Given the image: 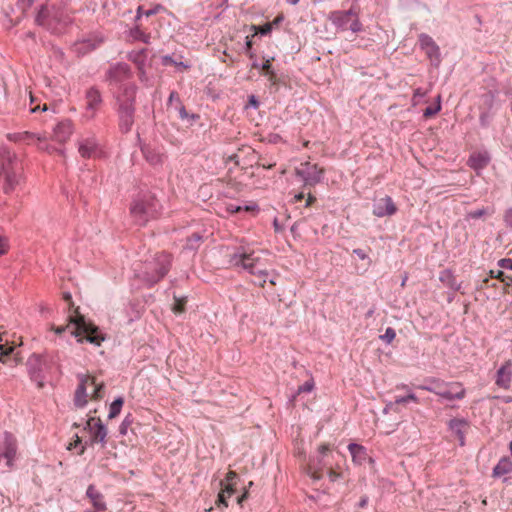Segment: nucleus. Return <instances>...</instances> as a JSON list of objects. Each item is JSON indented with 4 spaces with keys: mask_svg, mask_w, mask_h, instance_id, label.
I'll list each match as a JSON object with an SVG mask.
<instances>
[{
    "mask_svg": "<svg viewBox=\"0 0 512 512\" xmlns=\"http://www.w3.org/2000/svg\"><path fill=\"white\" fill-rule=\"evenodd\" d=\"M0 177L3 193H12L24 181L22 163L18 155L8 146H0Z\"/></svg>",
    "mask_w": 512,
    "mask_h": 512,
    "instance_id": "obj_1",
    "label": "nucleus"
},
{
    "mask_svg": "<svg viewBox=\"0 0 512 512\" xmlns=\"http://www.w3.org/2000/svg\"><path fill=\"white\" fill-rule=\"evenodd\" d=\"M136 93L137 86L129 84L121 86V91L115 96L118 127L123 134L129 133L135 122Z\"/></svg>",
    "mask_w": 512,
    "mask_h": 512,
    "instance_id": "obj_2",
    "label": "nucleus"
},
{
    "mask_svg": "<svg viewBox=\"0 0 512 512\" xmlns=\"http://www.w3.org/2000/svg\"><path fill=\"white\" fill-rule=\"evenodd\" d=\"M71 18L62 4H43L37 12L35 22L53 34H59L70 23Z\"/></svg>",
    "mask_w": 512,
    "mask_h": 512,
    "instance_id": "obj_3",
    "label": "nucleus"
},
{
    "mask_svg": "<svg viewBox=\"0 0 512 512\" xmlns=\"http://www.w3.org/2000/svg\"><path fill=\"white\" fill-rule=\"evenodd\" d=\"M67 330L77 338L78 342L86 340L95 346H100L105 339L99 328L91 322H86L82 316H78L76 319L70 317L66 326L54 328L57 334H62Z\"/></svg>",
    "mask_w": 512,
    "mask_h": 512,
    "instance_id": "obj_4",
    "label": "nucleus"
},
{
    "mask_svg": "<svg viewBox=\"0 0 512 512\" xmlns=\"http://www.w3.org/2000/svg\"><path fill=\"white\" fill-rule=\"evenodd\" d=\"M77 378L79 384L74 395L76 407L83 408L89 400H100L103 398V382H97L96 378L89 374H79Z\"/></svg>",
    "mask_w": 512,
    "mask_h": 512,
    "instance_id": "obj_5",
    "label": "nucleus"
},
{
    "mask_svg": "<svg viewBox=\"0 0 512 512\" xmlns=\"http://www.w3.org/2000/svg\"><path fill=\"white\" fill-rule=\"evenodd\" d=\"M160 209L161 205L153 195L144 194L134 200L130 213L139 225H145L150 219L158 216Z\"/></svg>",
    "mask_w": 512,
    "mask_h": 512,
    "instance_id": "obj_6",
    "label": "nucleus"
},
{
    "mask_svg": "<svg viewBox=\"0 0 512 512\" xmlns=\"http://www.w3.org/2000/svg\"><path fill=\"white\" fill-rule=\"evenodd\" d=\"M107 80L109 84L118 89V92L121 91V86L129 85L130 83L126 82L132 76L131 69L128 64L123 62H118L108 69Z\"/></svg>",
    "mask_w": 512,
    "mask_h": 512,
    "instance_id": "obj_7",
    "label": "nucleus"
},
{
    "mask_svg": "<svg viewBox=\"0 0 512 512\" xmlns=\"http://www.w3.org/2000/svg\"><path fill=\"white\" fill-rule=\"evenodd\" d=\"M295 173L304 181L305 185L314 186L322 181L324 170L316 164L304 162L301 163L300 167L296 168Z\"/></svg>",
    "mask_w": 512,
    "mask_h": 512,
    "instance_id": "obj_8",
    "label": "nucleus"
},
{
    "mask_svg": "<svg viewBox=\"0 0 512 512\" xmlns=\"http://www.w3.org/2000/svg\"><path fill=\"white\" fill-rule=\"evenodd\" d=\"M418 44L420 49L425 52L427 58L430 60L431 65L439 67L441 63V52L433 38L426 33H421L418 36Z\"/></svg>",
    "mask_w": 512,
    "mask_h": 512,
    "instance_id": "obj_9",
    "label": "nucleus"
},
{
    "mask_svg": "<svg viewBox=\"0 0 512 512\" xmlns=\"http://www.w3.org/2000/svg\"><path fill=\"white\" fill-rule=\"evenodd\" d=\"M238 476L235 471H229L226 474V477L224 480L220 482L222 488L221 491L218 494V500L217 505H223L224 507L228 506L227 499L230 498L233 493L235 492V486H236V480Z\"/></svg>",
    "mask_w": 512,
    "mask_h": 512,
    "instance_id": "obj_10",
    "label": "nucleus"
},
{
    "mask_svg": "<svg viewBox=\"0 0 512 512\" xmlns=\"http://www.w3.org/2000/svg\"><path fill=\"white\" fill-rule=\"evenodd\" d=\"M85 99V117L93 119L103 103L101 92L96 87H90L85 93Z\"/></svg>",
    "mask_w": 512,
    "mask_h": 512,
    "instance_id": "obj_11",
    "label": "nucleus"
},
{
    "mask_svg": "<svg viewBox=\"0 0 512 512\" xmlns=\"http://www.w3.org/2000/svg\"><path fill=\"white\" fill-rule=\"evenodd\" d=\"M86 429H88L93 443H101L103 447L105 446L108 431L100 418L90 417L87 420Z\"/></svg>",
    "mask_w": 512,
    "mask_h": 512,
    "instance_id": "obj_12",
    "label": "nucleus"
},
{
    "mask_svg": "<svg viewBox=\"0 0 512 512\" xmlns=\"http://www.w3.org/2000/svg\"><path fill=\"white\" fill-rule=\"evenodd\" d=\"M327 472L328 477L330 481L334 482L338 478H340L341 474L334 470L331 466V463L328 462L327 466H318L315 465L313 461L309 462L306 467V473L308 476H310L313 480H320L324 476V472Z\"/></svg>",
    "mask_w": 512,
    "mask_h": 512,
    "instance_id": "obj_13",
    "label": "nucleus"
},
{
    "mask_svg": "<svg viewBox=\"0 0 512 512\" xmlns=\"http://www.w3.org/2000/svg\"><path fill=\"white\" fill-rule=\"evenodd\" d=\"M17 441L16 438L9 433L5 434L4 441L0 447V461L5 460L6 466L10 467L16 456Z\"/></svg>",
    "mask_w": 512,
    "mask_h": 512,
    "instance_id": "obj_14",
    "label": "nucleus"
},
{
    "mask_svg": "<svg viewBox=\"0 0 512 512\" xmlns=\"http://www.w3.org/2000/svg\"><path fill=\"white\" fill-rule=\"evenodd\" d=\"M397 212V207L390 196L380 198L373 203L372 213L376 217L392 216Z\"/></svg>",
    "mask_w": 512,
    "mask_h": 512,
    "instance_id": "obj_15",
    "label": "nucleus"
},
{
    "mask_svg": "<svg viewBox=\"0 0 512 512\" xmlns=\"http://www.w3.org/2000/svg\"><path fill=\"white\" fill-rule=\"evenodd\" d=\"M103 42V37L91 35L86 39L76 41L73 45V50L78 55L83 56L98 48Z\"/></svg>",
    "mask_w": 512,
    "mask_h": 512,
    "instance_id": "obj_16",
    "label": "nucleus"
},
{
    "mask_svg": "<svg viewBox=\"0 0 512 512\" xmlns=\"http://www.w3.org/2000/svg\"><path fill=\"white\" fill-rule=\"evenodd\" d=\"M465 395L466 391L462 384L459 382H444V388L440 392V396L449 401L463 399Z\"/></svg>",
    "mask_w": 512,
    "mask_h": 512,
    "instance_id": "obj_17",
    "label": "nucleus"
},
{
    "mask_svg": "<svg viewBox=\"0 0 512 512\" xmlns=\"http://www.w3.org/2000/svg\"><path fill=\"white\" fill-rule=\"evenodd\" d=\"M512 379V361L507 360L497 371L495 383L502 389H508Z\"/></svg>",
    "mask_w": 512,
    "mask_h": 512,
    "instance_id": "obj_18",
    "label": "nucleus"
},
{
    "mask_svg": "<svg viewBox=\"0 0 512 512\" xmlns=\"http://www.w3.org/2000/svg\"><path fill=\"white\" fill-rule=\"evenodd\" d=\"M144 159L152 166L162 165L164 162V154L158 149L150 145H141L140 147Z\"/></svg>",
    "mask_w": 512,
    "mask_h": 512,
    "instance_id": "obj_19",
    "label": "nucleus"
},
{
    "mask_svg": "<svg viewBox=\"0 0 512 512\" xmlns=\"http://www.w3.org/2000/svg\"><path fill=\"white\" fill-rule=\"evenodd\" d=\"M73 131V125L70 120H63L59 122L53 130V137L59 143L66 142Z\"/></svg>",
    "mask_w": 512,
    "mask_h": 512,
    "instance_id": "obj_20",
    "label": "nucleus"
},
{
    "mask_svg": "<svg viewBox=\"0 0 512 512\" xmlns=\"http://www.w3.org/2000/svg\"><path fill=\"white\" fill-rule=\"evenodd\" d=\"M451 432L458 438L460 445L465 443V435L469 429V424L463 419H452L449 422Z\"/></svg>",
    "mask_w": 512,
    "mask_h": 512,
    "instance_id": "obj_21",
    "label": "nucleus"
},
{
    "mask_svg": "<svg viewBox=\"0 0 512 512\" xmlns=\"http://www.w3.org/2000/svg\"><path fill=\"white\" fill-rule=\"evenodd\" d=\"M98 144L95 138H86L79 142L78 151L83 158H90L97 152Z\"/></svg>",
    "mask_w": 512,
    "mask_h": 512,
    "instance_id": "obj_22",
    "label": "nucleus"
},
{
    "mask_svg": "<svg viewBox=\"0 0 512 512\" xmlns=\"http://www.w3.org/2000/svg\"><path fill=\"white\" fill-rule=\"evenodd\" d=\"M87 497L90 499L95 512H101L106 510V504L104 502L103 495L97 491L94 486L90 485L87 489Z\"/></svg>",
    "mask_w": 512,
    "mask_h": 512,
    "instance_id": "obj_23",
    "label": "nucleus"
},
{
    "mask_svg": "<svg viewBox=\"0 0 512 512\" xmlns=\"http://www.w3.org/2000/svg\"><path fill=\"white\" fill-rule=\"evenodd\" d=\"M329 20L332 24L341 31L349 29L351 19L348 18L343 11L337 10L330 13Z\"/></svg>",
    "mask_w": 512,
    "mask_h": 512,
    "instance_id": "obj_24",
    "label": "nucleus"
},
{
    "mask_svg": "<svg viewBox=\"0 0 512 512\" xmlns=\"http://www.w3.org/2000/svg\"><path fill=\"white\" fill-rule=\"evenodd\" d=\"M236 262L234 265L247 271L250 274H261L262 269L258 268L255 258H235Z\"/></svg>",
    "mask_w": 512,
    "mask_h": 512,
    "instance_id": "obj_25",
    "label": "nucleus"
},
{
    "mask_svg": "<svg viewBox=\"0 0 512 512\" xmlns=\"http://www.w3.org/2000/svg\"><path fill=\"white\" fill-rule=\"evenodd\" d=\"M490 162L488 153L479 152L472 154L468 159V165L474 170L485 168Z\"/></svg>",
    "mask_w": 512,
    "mask_h": 512,
    "instance_id": "obj_26",
    "label": "nucleus"
},
{
    "mask_svg": "<svg viewBox=\"0 0 512 512\" xmlns=\"http://www.w3.org/2000/svg\"><path fill=\"white\" fill-rule=\"evenodd\" d=\"M348 450L352 456L353 462L356 464L361 465L368 459L366 449L362 445L355 443L349 444Z\"/></svg>",
    "mask_w": 512,
    "mask_h": 512,
    "instance_id": "obj_27",
    "label": "nucleus"
},
{
    "mask_svg": "<svg viewBox=\"0 0 512 512\" xmlns=\"http://www.w3.org/2000/svg\"><path fill=\"white\" fill-rule=\"evenodd\" d=\"M202 242V236L199 233H193L192 236L186 239L185 244L183 245L182 253L195 254L200 247Z\"/></svg>",
    "mask_w": 512,
    "mask_h": 512,
    "instance_id": "obj_28",
    "label": "nucleus"
},
{
    "mask_svg": "<svg viewBox=\"0 0 512 512\" xmlns=\"http://www.w3.org/2000/svg\"><path fill=\"white\" fill-rule=\"evenodd\" d=\"M512 472V461L508 457H502L493 468V477H500Z\"/></svg>",
    "mask_w": 512,
    "mask_h": 512,
    "instance_id": "obj_29",
    "label": "nucleus"
},
{
    "mask_svg": "<svg viewBox=\"0 0 512 512\" xmlns=\"http://www.w3.org/2000/svg\"><path fill=\"white\" fill-rule=\"evenodd\" d=\"M343 12L348 18L352 20L349 25V30H351L353 33L361 32L363 30V25L359 20L358 10L356 7L352 5L349 10Z\"/></svg>",
    "mask_w": 512,
    "mask_h": 512,
    "instance_id": "obj_30",
    "label": "nucleus"
},
{
    "mask_svg": "<svg viewBox=\"0 0 512 512\" xmlns=\"http://www.w3.org/2000/svg\"><path fill=\"white\" fill-rule=\"evenodd\" d=\"M42 140L40 136H37L35 133L24 131V132H15L7 134V139L11 142H29L33 139Z\"/></svg>",
    "mask_w": 512,
    "mask_h": 512,
    "instance_id": "obj_31",
    "label": "nucleus"
},
{
    "mask_svg": "<svg viewBox=\"0 0 512 512\" xmlns=\"http://www.w3.org/2000/svg\"><path fill=\"white\" fill-rule=\"evenodd\" d=\"M157 269L155 273L148 274L147 280L151 283H157L161 280L168 272L169 266L165 263H157Z\"/></svg>",
    "mask_w": 512,
    "mask_h": 512,
    "instance_id": "obj_32",
    "label": "nucleus"
},
{
    "mask_svg": "<svg viewBox=\"0 0 512 512\" xmlns=\"http://www.w3.org/2000/svg\"><path fill=\"white\" fill-rule=\"evenodd\" d=\"M147 49L143 48L138 51H132L129 53V59L134 62L139 70H142L145 65Z\"/></svg>",
    "mask_w": 512,
    "mask_h": 512,
    "instance_id": "obj_33",
    "label": "nucleus"
},
{
    "mask_svg": "<svg viewBox=\"0 0 512 512\" xmlns=\"http://www.w3.org/2000/svg\"><path fill=\"white\" fill-rule=\"evenodd\" d=\"M427 382V385H420L418 388L440 396V392L444 388V382L436 379H429Z\"/></svg>",
    "mask_w": 512,
    "mask_h": 512,
    "instance_id": "obj_34",
    "label": "nucleus"
},
{
    "mask_svg": "<svg viewBox=\"0 0 512 512\" xmlns=\"http://www.w3.org/2000/svg\"><path fill=\"white\" fill-rule=\"evenodd\" d=\"M496 97H497V92L496 91H492V90H489L486 93L482 94V96H481V100H482L481 109L490 110L491 111V109L494 106Z\"/></svg>",
    "mask_w": 512,
    "mask_h": 512,
    "instance_id": "obj_35",
    "label": "nucleus"
},
{
    "mask_svg": "<svg viewBox=\"0 0 512 512\" xmlns=\"http://www.w3.org/2000/svg\"><path fill=\"white\" fill-rule=\"evenodd\" d=\"M5 333L0 332V362L5 363L4 357L13 352L14 346L9 344L7 338L4 339Z\"/></svg>",
    "mask_w": 512,
    "mask_h": 512,
    "instance_id": "obj_36",
    "label": "nucleus"
},
{
    "mask_svg": "<svg viewBox=\"0 0 512 512\" xmlns=\"http://www.w3.org/2000/svg\"><path fill=\"white\" fill-rule=\"evenodd\" d=\"M318 452L320 454L317 463L315 465H322L327 466L328 458H329V452H330V445L327 443H323L318 447Z\"/></svg>",
    "mask_w": 512,
    "mask_h": 512,
    "instance_id": "obj_37",
    "label": "nucleus"
},
{
    "mask_svg": "<svg viewBox=\"0 0 512 512\" xmlns=\"http://www.w3.org/2000/svg\"><path fill=\"white\" fill-rule=\"evenodd\" d=\"M130 36L137 41L148 44L150 41V34L145 33L138 25L130 30Z\"/></svg>",
    "mask_w": 512,
    "mask_h": 512,
    "instance_id": "obj_38",
    "label": "nucleus"
},
{
    "mask_svg": "<svg viewBox=\"0 0 512 512\" xmlns=\"http://www.w3.org/2000/svg\"><path fill=\"white\" fill-rule=\"evenodd\" d=\"M441 110V96L438 95L436 99V104L430 105L426 107L423 111V116L425 118H430L436 115Z\"/></svg>",
    "mask_w": 512,
    "mask_h": 512,
    "instance_id": "obj_39",
    "label": "nucleus"
},
{
    "mask_svg": "<svg viewBox=\"0 0 512 512\" xmlns=\"http://www.w3.org/2000/svg\"><path fill=\"white\" fill-rule=\"evenodd\" d=\"M123 402L124 401L122 398H117L116 400H114L112 402V404L110 405V410H109V414H108L109 419H113L119 415L121 408L123 406Z\"/></svg>",
    "mask_w": 512,
    "mask_h": 512,
    "instance_id": "obj_40",
    "label": "nucleus"
},
{
    "mask_svg": "<svg viewBox=\"0 0 512 512\" xmlns=\"http://www.w3.org/2000/svg\"><path fill=\"white\" fill-rule=\"evenodd\" d=\"M252 29L255 31L256 34L266 36V35L270 34L272 31V23L268 22L262 26L253 25Z\"/></svg>",
    "mask_w": 512,
    "mask_h": 512,
    "instance_id": "obj_41",
    "label": "nucleus"
},
{
    "mask_svg": "<svg viewBox=\"0 0 512 512\" xmlns=\"http://www.w3.org/2000/svg\"><path fill=\"white\" fill-rule=\"evenodd\" d=\"M186 299L185 298H176L172 307V310L176 314H181L185 311Z\"/></svg>",
    "mask_w": 512,
    "mask_h": 512,
    "instance_id": "obj_42",
    "label": "nucleus"
},
{
    "mask_svg": "<svg viewBox=\"0 0 512 512\" xmlns=\"http://www.w3.org/2000/svg\"><path fill=\"white\" fill-rule=\"evenodd\" d=\"M409 401H413L415 403L419 402L417 396L413 393H410L407 396H397L395 398V404H406Z\"/></svg>",
    "mask_w": 512,
    "mask_h": 512,
    "instance_id": "obj_43",
    "label": "nucleus"
},
{
    "mask_svg": "<svg viewBox=\"0 0 512 512\" xmlns=\"http://www.w3.org/2000/svg\"><path fill=\"white\" fill-rule=\"evenodd\" d=\"M491 118H492V114L490 113V110L482 109L480 116H479V121H480L481 126L487 127L491 121Z\"/></svg>",
    "mask_w": 512,
    "mask_h": 512,
    "instance_id": "obj_44",
    "label": "nucleus"
},
{
    "mask_svg": "<svg viewBox=\"0 0 512 512\" xmlns=\"http://www.w3.org/2000/svg\"><path fill=\"white\" fill-rule=\"evenodd\" d=\"M176 109L178 110V113H179V117L184 120V119H196L198 118L199 116L196 115V114H189L185 107L181 104H179Z\"/></svg>",
    "mask_w": 512,
    "mask_h": 512,
    "instance_id": "obj_45",
    "label": "nucleus"
},
{
    "mask_svg": "<svg viewBox=\"0 0 512 512\" xmlns=\"http://www.w3.org/2000/svg\"><path fill=\"white\" fill-rule=\"evenodd\" d=\"M396 337V332L393 328L388 327L383 335L380 338L386 343L390 344Z\"/></svg>",
    "mask_w": 512,
    "mask_h": 512,
    "instance_id": "obj_46",
    "label": "nucleus"
},
{
    "mask_svg": "<svg viewBox=\"0 0 512 512\" xmlns=\"http://www.w3.org/2000/svg\"><path fill=\"white\" fill-rule=\"evenodd\" d=\"M488 213V210L486 208H481L477 210L470 211L467 214L468 219H479L483 216H485Z\"/></svg>",
    "mask_w": 512,
    "mask_h": 512,
    "instance_id": "obj_47",
    "label": "nucleus"
},
{
    "mask_svg": "<svg viewBox=\"0 0 512 512\" xmlns=\"http://www.w3.org/2000/svg\"><path fill=\"white\" fill-rule=\"evenodd\" d=\"M252 46H253L252 40H251L250 36H247L246 42H245V53L249 56L250 59H254V57H255V53L252 50Z\"/></svg>",
    "mask_w": 512,
    "mask_h": 512,
    "instance_id": "obj_48",
    "label": "nucleus"
},
{
    "mask_svg": "<svg viewBox=\"0 0 512 512\" xmlns=\"http://www.w3.org/2000/svg\"><path fill=\"white\" fill-rule=\"evenodd\" d=\"M503 221L507 227L512 228V206L505 210Z\"/></svg>",
    "mask_w": 512,
    "mask_h": 512,
    "instance_id": "obj_49",
    "label": "nucleus"
},
{
    "mask_svg": "<svg viewBox=\"0 0 512 512\" xmlns=\"http://www.w3.org/2000/svg\"><path fill=\"white\" fill-rule=\"evenodd\" d=\"M426 96V91L422 90L421 88H417L412 97L413 104L416 105L422 98Z\"/></svg>",
    "mask_w": 512,
    "mask_h": 512,
    "instance_id": "obj_50",
    "label": "nucleus"
},
{
    "mask_svg": "<svg viewBox=\"0 0 512 512\" xmlns=\"http://www.w3.org/2000/svg\"><path fill=\"white\" fill-rule=\"evenodd\" d=\"M314 388V382L313 380L306 381L304 384L299 386L298 388V394L304 393V392H311Z\"/></svg>",
    "mask_w": 512,
    "mask_h": 512,
    "instance_id": "obj_51",
    "label": "nucleus"
},
{
    "mask_svg": "<svg viewBox=\"0 0 512 512\" xmlns=\"http://www.w3.org/2000/svg\"><path fill=\"white\" fill-rule=\"evenodd\" d=\"M162 10H164V7L161 4H157L154 7L150 8L148 10H145L144 16L150 17L153 15H156L157 13H159Z\"/></svg>",
    "mask_w": 512,
    "mask_h": 512,
    "instance_id": "obj_52",
    "label": "nucleus"
},
{
    "mask_svg": "<svg viewBox=\"0 0 512 512\" xmlns=\"http://www.w3.org/2000/svg\"><path fill=\"white\" fill-rule=\"evenodd\" d=\"M161 63L163 66H174L177 65V61L173 59L171 55H164L161 57Z\"/></svg>",
    "mask_w": 512,
    "mask_h": 512,
    "instance_id": "obj_53",
    "label": "nucleus"
},
{
    "mask_svg": "<svg viewBox=\"0 0 512 512\" xmlns=\"http://www.w3.org/2000/svg\"><path fill=\"white\" fill-rule=\"evenodd\" d=\"M226 211L229 214H237L243 211V208H241V205H235V204H228L226 206Z\"/></svg>",
    "mask_w": 512,
    "mask_h": 512,
    "instance_id": "obj_54",
    "label": "nucleus"
},
{
    "mask_svg": "<svg viewBox=\"0 0 512 512\" xmlns=\"http://www.w3.org/2000/svg\"><path fill=\"white\" fill-rule=\"evenodd\" d=\"M499 265L502 268H508L512 270V258H501Z\"/></svg>",
    "mask_w": 512,
    "mask_h": 512,
    "instance_id": "obj_55",
    "label": "nucleus"
},
{
    "mask_svg": "<svg viewBox=\"0 0 512 512\" xmlns=\"http://www.w3.org/2000/svg\"><path fill=\"white\" fill-rule=\"evenodd\" d=\"M174 101H176L178 103V105L181 104L178 93L175 91H172L168 98V104H172Z\"/></svg>",
    "mask_w": 512,
    "mask_h": 512,
    "instance_id": "obj_56",
    "label": "nucleus"
},
{
    "mask_svg": "<svg viewBox=\"0 0 512 512\" xmlns=\"http://www.w3.org/2000/svg\"><path fill=\"white\" fill-rule=\"evenodd\" d=\"M271 62L269 59L265 60L264 63L261 64V69L266 73V74H270L272 71H271Z\"/></svg>",
    "mask_w": 512,
    "mask_h": 512,
    "instance_id": "obj_57",
    "label": "nucleus"
},
{
    "mask_svg": "<svg viewBox=\"0 0 512 512\" xmlns=\"http://www.w3.org/2000/svg\"><path fill=\"white\" fill-rule=\"evenodd\" d=\"M7 253V240L0 236V255Z\"/></svg>",
    "mask_w": 512,
    "mask_h": 512,
    "instance_id": "obj_58",
    "label": "nucleus"
},
{
    "mask_svg": "<svg viewBox=\"0 0 512 512\" xmlns=\"http://www.w3.org/2000/svg\"><path fill=\"white\" fill-rule=\"evenodd\" d=\"M248 103H249V105H250V106H252L253 108H258V106H259V101H258V99L256 98V96H254V95L249 96Z\"/></svg>",
    "mask_w": 512,
    "mask_h": 512,
    "instance_id": "obj_59",
    "label": "nucleus"
},
{
    "mask_svg": "<svg viewBox=\"0 0 512 512\" xmlns=\"http://www.w3.org/2000/svg\"><path fill=\"white\" fill-rule=\"evenodd\" d=\"M241 208H243V211H246V212L258 211V209H259L256 204L241 206Z\"/></svg>",
    "mask_w": 512,
    "mask_h": 512,
    "instance_id": "obj_60",
    "label": "nucleus"
},
{
    "mask_svg": "<svg viewBox=\"0 0 512 512\" xmlns=\"http://www.w3.org/2000/svg\"><path fill=\"white\" fill-rule=\"evenodd\" d=\"M143 6H139L136 11L135 21H138L144 15Z\"/></svg>",
    "mask_w": 512,
    "mask_h": 512,
    "instance_id": "obj_61",
    "label": "nucleus"
},
{
    "mask_svg": "<svg viewBox=\"0 0 512 512\" xmlns=\"http://www.w3.org/2000/svg\"><path fill=\"white\" fill-rule=\"evenodd\" d=\"M283 21V16L282 15H279L277 16L271 23H272V28L274 26H277L279 25L281 22Z\"/></svg>",
    "mask_w": 512,
    "mask_h": 512,
    "instance_id": "obj_62",
    "label": "nucleus"
},
{
    "mask_svg": "<svg viewBox=\"0 0 512 512\" xmlns=\"http://www.w3.org/2000/svg\"><path fill=\"white\" fill-rule=\"evenodd\" d=\"M247 497H248V492H247V491H245V492H244L240 497H238V499H237L238 504H242V502H243L245 499H247Z\"/></svg>",
    "mask_w": 512,
    "mask_h": 512,
    "instance_id": "obj_63",
    "label": "nucleus"
},
{
    "mask_svg": "<svg viewBox=\"0 0 512 512\" xmlns=\"http://www.w3.org/2000/svg\"><path fill=\"white\" fill-rule=\"evenodd\" d=\"M63 298L68 303H71V301H72V296H71V294L69 292L63 293Z\"/></svg>",
    "mask_w": 512,
    "mask_h": 512,
    "instance_id": "obj_64",
    "label": "nucleus"
}]
</instances>
